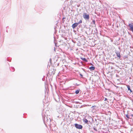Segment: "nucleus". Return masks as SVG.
I'll return each mask as SVG.
<instances>
[{
  "instance_id": "a211bd4d",
  "label": "nucleus",
  "mask_w": 133,
  "mask_h": 133,
  "mask_svg": "<svg viewBox=\"0 0 133 133\" xmlns=\"http://www.w3.org/2000/svg\"><path fill=\"white\" fill-rule=\"evenodd\" d=\"M79 74L81 76V77L82 78L83 77V75H82V74L81 73Z\"/></svg>"
},
{
  "instance_id": "7ed1b4c3",
  "label": "nucleus",
  "mask_w": 133,
  "mask_h": 133,
  "mask_svg": "<svg viewBox=\"0 0 133 133\" xmlns=\"http://www.w3.org/2000/svg\"><path fill=\"white\" fill-rule=\"evenodd\" d=\"M115 53L116 54L117 57L118 59H121V55H120V52L117 50H115Z\"/></svg>"
},
{
  "instance_id": "9d476101",
  "label": "nucleus",
  "mask_w": 133,
  "mask_h": 133,
  "mask_svg": "<svg viewBox=\"0 0 133 133\" xmlns=\"http://www.w3.org/2000/svg\"><path fill=\"white\" fill-rule=\"evenodd\" d=\"M79 91H80V89H78L75 91V93H76V94H78L79 93Z\"/></svg>"
},
{
  "instance_id": "f03ea898",
  "label": "nucleus",
  "mask_w": 133,
  "mask_h": 133,
  "mask_svg": "<svg viewBox=\"0 0 133 133\" xmlns=\"http://www.w3.org/2000/svg\"><path fill=\"white\" fill-rule=\"evenodd\" d=\"M83 18L85 20H88L89 19V15L87 14L86 13H84L83 15Z\"/></svg>"
},
{
  "instance_id": "423d86ee",
  "label": "nucleus",
  "mask_w": 133,
  "mask_h": 133,
  "mask_svg": "<svg viewBox=\"0 0 133 133\" xmlns=\"http://www.w3.org/2000/svg\"><path fill=\"white\" fill-rule=\"evenodd\" d=\"M78 24L77 23H75L73 24L72 25V27L73 29L75 28L78 25Z\"/></svg>"
},
{
  "instance_id": "4468645a",
  "label": "nucleus",
  "mask_w": 133,
  "mask_h": 133,
  "mask_svg": "<svg viewBox=\"0 0 133 133\" xmlns=\"http://www.w3.org/2000/svg\"><path fill=\"white\" fill-rule=\"evenodd\" d=\"M82 20H80L79 21V22H78V23H78V24H80V23H82Z\"/></svg>"
},
{
  "instance_id": "2eb2a0df",
  "label": "nucleus",
  "mask_w": 133,
  "mask_h": 133,
  "mask_svg": "<svg viewBox=\"0 0 133 133\" xmlns=\"http://www.w3.org/2000/svg\"><path fill=\"white\" fill-rule=\"evenodd\" d=\"M126 117L128 119L130 118L129 117V116L128 115V114H126Z\"/></svg>"
},
{
  "instance_id": "6e6552de",
  "label": "nucleus",
  "mask_w": 133,
  "mask_h": 133,
  "mask_svg": "<svg viewBox=\"0 0 133 133\" xmlns=\"http://www.w3.org/2000/svg\"><path fill=\"white\" fill-rule=\"evenodd\" d=\"M95 67L93 66H91L89 67V69L91 70H94L95 69Z\"/></svg>"
},
{
  "instance_id": "f257e3e1",
  "label": "nucleus",
  "mask_w": 133,
  "mask_h": 133,
  "mask_svg": "<svg viewBox=\"0 0 133 133\" xmlns=\"http://www.w3.org/2000/svg\"><path fill=\"white\" fill-rule=\"evenodd\" d=\"M48 112L49 111L46 110L44 114L43 112L42 114L43 122L46 125V123L49 125H51L50 122L51 121L50 118V115H48Z\"/></svg>"
},
{
  "instance_id": "4be33fe9",
  "label": "nucleus",
  "mask_w": 133,
  "mask_h": 133,
  "mask_svg": "<svg viewBox=\"0 0 133 133\" xmlns=\"http://www.w3.org/2000/svg\"><path fill=\"white\" fill-rule=\"evenodd\" d=\"M51 58H50V62H51Z\"/></svg>"
},
{
  "instance_id": "aec40b11",
  "label": "nucleus",
  "mask_w": 133,
  "mask_h": 133,
  "mask_svg": "<svg viewBox=\"0 0 133 133\" xmlns=\"http://www.w3.org/2000/svg\"><path fill=\"white\" fill-rule=\"evenodd\" d=\"M107 100V98H105L104 101H106Z\"/></svg>"
},
{
  "instance_id": "0eeeda50",
  "label": "nucleus",
  "mask_w": 133,
  "mask_h": 133,
  "mask_svg": "<svg viewBox=\"0 0 133 133\" xmlns=\"http://www.w3.org/2000/svg\"><path fill=\"white\" fill-rule=\"evenodd\" d=\"M127 87L128 88V90H129L130 91V93L132 92V91L130 89V86L129 85H127Z\"/></svg>"
},
{
  "instance_id": "9b49d317",
  "label": "nucleus",
  "mask_w": 133,
  "mask_h": 133,
  "mask_svg": "<svg viewBox=\"0 0 133 133\" xmlns=\"http://www.w3.org/2000/svg\"><path fill=\"white\" fill-rule=\"evenodd\" d=\"M10 70L13 72H14L15 70V69L13 67H11V68H10Z\"/></svg>"
},
{
  "instance_id": "6ab92c4d",
  "label": "nucleus",
  "mask_w": 133,
  "mask_h": 133,
  "mask_svg": "<svg viewBox=\"0 0 133 133\" xmlns=\"http://www.w3.org/2000/svg\"><path fill=\"white\" fill-rule=\"evenodd\" d=\"M94 130L96 131H97V129H96V128H94Z\"/></svg>"
},
{
  "instance_id": "39448f33",
  "label": "nucleus",
  "mask_w": 133,
  "mask_h": 133,
  "mask_svg": "<svg viewBox=\"0 0 133 133\" xmlns=\"http://www.w3.org/2000/svg\"><path fill=\"white\" fill-rule=\"evenodd\" d=\"M128 26L130 27V30L133 32V23H131L129 24Z\"/></svg>"
},
{
  "instance_id": "f3484780",
  "label": "nucleus",
  "mask_w": 133,
  "mask_h": 133,
  "mask_svg": "<svg viewBox=\"0 0 133 133\" xmlns=\"http://www.w3.org/2000/svg\"><path fill=\"white\" fill-rule=\"evenodd\" d=\"M96 107V106H95V105H93L91 107V108H92L94 107Z\"/></svg>"
},
{
  "instance_id": "20e7f679",
  "label": "nucleus",
  "mask_w": 133,
  "mask_h": 133,
  "mask_svg": "<svg viewBox=\"0 0 133 133\" xmlns=\"http://www.w3.org/2000/svg\"><path fill=\"white\" fill-rule=\"evenodd\" d=\"M75 127L77 129H81L83 128V127L82 125L77 123L75 124Z\"/></svg>"
},
{
  "instance_id": "ddd939ff",
  "label": "nucleus",
  "mask_w": 133,
  "mask_h": 133,
  "mask_svg": "<svg viewBox=\"0 0 133 133\" xmlns=\"http://www.w3.org/2000/svg\"><path fill=\"white\" fill-rule=\"evenodd\" d=\"M95 20L94 19L93 20H92V22L91 24H94L95 25H96L95 24Z\"/></svg>"
},
{
  "instance_id": "f8f14e48",
  "label": "nucleus",
  "mask_w": 133,
  "mask_h": 133,
  "mask_svg": "<svg viewBox=\"0 0 133 133\" xmlns=\"http://www.w3.org/2000/svg\"><path fill=\"white\" fill-rule=\"evenodd\" d=\"M83 121L85 123H87L88 122V121L86 119H84Z\"/></svg>"
},
{
  "instance_id": "412c9836",
  "label": "nucleus",
  "mask_w": 133,
  "mask_h": 133,
  "mask_svg": "<svg viewBox=\"0 0 133 133\" xmlns=\"http://www.w3.org/2000/svg\"><path fill=\"white\" fill-rule=\"evenodd\" d=\"M76 85L77 86H78V85H79V84H78L77 83H76Z\"/></svg>"
},
{
  "instance_id": "dca6fc26",
  "label": "nucleus",
  "mask_w": 133,
  "mask_h": 133,
  "mask_svg": "<svg viewBox=\"0 0 133 133\" xmlns=\"http://www.w3.org/2000/svg\"><path fill=\"white\" fill-rule=\"evenodd\" d=\"M7 61H9L10 62L11 61V59H9V58H7Z\"/></svg>"
},
{
  "instance_id": "1a4fd4ad",
  "label": "nucleus",
  "mask_w": 133,
  "mask_h": 133,
  "mask_svg": "<svg viewBox=\"0 0 133 133\" xmlns=\"http://www.w3.org/2000/svg\"><path fill=\"white\" fill-rule=\"evenodd\" d=\"M81 58L83 61H84L85 62H87L88 61L87 60V59L85 58H82V57H81Z\"/></svg>"
}]
</instances>
